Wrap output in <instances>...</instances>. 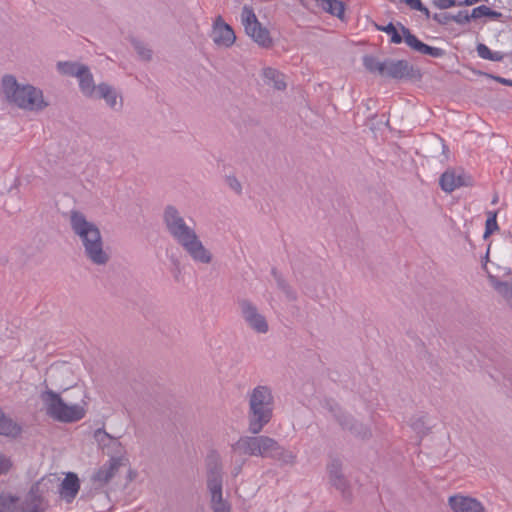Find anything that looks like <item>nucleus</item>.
Instances as JSON below:
<instances>
[{
    "instance_id": "39448f33",
    "label": "nucleus",
    "mask_w": 512,
    "mask_h": 512,
    "mask_svg": "<svg viewBox=\"0 0 512 512\" xmlns=\"http://www.w3.org/2000/svg\"><path fill=\"white\" fill-rule=\"evenodd\" d=\"M248 431L259 434L271 421L273 416L274 398L271 389L258 385L248 395Z\"/></svg>"
},
{
    "instance_id": "4be33fe9",
    "label": "nucleus",
    "mask_w": 512,
    "mask_h": 512,
    "mask_svg": "<svg viewBox=\"0 0 512 512\" xmlns=\"http://www.w3.org/2000/svg\"><path fill=\"white\" fill-rule=\"evenodd\" d=\"M22 431L21 426L13 419L6 416L0 408V435L10 438H16Z\"/></svg>"
},
{
    "instance_id": "aec40b11",
    "label": "nucleus",
    "mask_w": 512,
    "mask_h": 512,
    "mask_svg": "<svg viewBox=\"0 0 512 512\" xmlns=\"http://www.w3.org/2000/svg\"><path fill=\"white\" fill-rule=\"evenodd\" d=\"M77 79L81 93L87 98H93L97 92V85H95L93 74L87 65L81 70Z\"/></svg>"
},
{
    "instance_id": "c85d7f7f",
    "label": "nucleus",
    "mask_w": 512,
    "mask_h": 512,
    "mask_svg": "<svg viewBox=\"0 0 512 512\" xmlns=\"http://www.w3.org/2000/svg\"><path fill=\"white\" fill-rule=\"evenodd\" d=\"M18 502L17 496L0 493V512H14Z\"/></svg>"
},
{
    "instance_id": "f03ea898",
    "label": "nucleus",
    "mask_w": 512,
    "mask_h": 512,
    "mask_svg": "<svg viewBox=\"0 0 512 512\" xmlns=\"http://www.w3.org/2000/svg\"><path fill=\"white\" fill-rule=\"evenodd\" d=\"M69 222L73 233L79 238L85 257L94 265H106L109 254L104 250L102 235L98 226L88 221L86 216L77 210L70 212Z\"/></svg>"
},
{
    "instance_id": "cd10ccee",
    "label": "nucleus",
    "mask_w": 512,
    "mask_h": 512,
    "mask_svg": "<svg viewBox=\"0 0 512 512\" xmlns=\"http://www.w3.org/2000/svg\"><path fill=\"white\" fill-rule=\"evenodd\" d=\"M363 65L369 72L378 73L383 76L385 61H380L374 56L366 55L363 57Z\"/></svg>"
},
{
    "instance_id": "9d476101",
    "label": "nucleus",
    "mask_w": 512,
    "mask_h": 512,
    "mask_svg": "<svg viewBox=\"0 0 512 512\" xmlns=\"http://www.w3.org/2000/svg\"><path fill=\"white\" fill-rule=\"evenodd\" d=\"M237 304L241 317L249 328L260 334L268 332V322L265 316L259 312L255 304L248 299H238Z\"/></svg>"
},
{
    "instance_id": "f3484780",
    "label": "nucleus",
    "mask_w": 512,
    "mask_h": 512,
    "mask_svg": "<svg viewBox=\"0 0 512 512\" xmlns=\"http://www.w3.org/2000/svg\"><path fill=\"white\" fill-rule=\"evenodd\" d=\"M470 178L464 173H457L455 170L445 171L439 180L440 187L443 191L451 193L454 190L469 185Z\"/></svg>"
},
{
    "instance_id": "f257e3e1",
    "label": "nucleus",
    "mask_w": 512,
    "mask_h": 512,
    "mask_svg": "<svg viewBox=\"0 0 512 512\" xmlns=\"http://www.w3.org/2000/svg\"><path fill=\"white\" fill-rule=\"evenodd\" d=\"M163 223L168 234L196 263L210 264L212 253L203 245L196 233L195 227L190 226L173 205H167L162 215Z\"/></svg>"
},
{
    "instance_id": "9b49d317",
    "label": "nucleus",
    "mask_w": 512,
    "mask_h": 512,
    "mask_svg": "<svg viewBox=\"0 0 512 512\" xmlns=\"http://www.w3.org/2000/svg\"><path fill=\"white\" fill-rule=\"evenodd\" d=\"M128 464V459L122 455L112 456L109 461L103 464L92 476L91 480L95 487L101 488L108 484L118 473L121 467Z\"/></svg>"
},
{
    "instance_id": "dca6fc26",
    "label": "nucleus",
    "mask_w": 512,
    "mask_h": 512,
    "mask_svg": "<svg viewBox=\"0 0 512 512\" xmlns=\"http://www.w3.org/2000/svg\"><path fill=\"white\" fill-rule=\"evenodd\" d=\"M328 473L332 485L342 493L343 497L349 498L351 496L349 483L342 473V462L339 459H333L328 464Z\"/></svg>"
},
{
    "instance_id": "0eeeda50",
    "label": "nucleus",
    "mask_w": 512,
    "mask_h": 512,
    "mask_svg": "<svg viewBox=\"0 0 512 512\" xmlns=\"http://www.w3.org/2000/svg\"><path fill=\"white\" fill-rule=\"evenodd\" d=\"M398 26L400 27L402 34L398 32L396 26L392 22H389L385 26L375 24L376 30L385 32L391 36V43L400 44L404 40L405 43L414 51L431 56L433 58H440L446 54L445 50L438 47L429 46L419 40L414 34L411 33L410 29L405 27L402 23L398 22Z\"/></svg>"
},
{
    "instance_id": "4c0bfd02",
    "label": "nucleus",
    "mask_w": 512,
    "mask_h": 512,
    "mask_svg": "<svg viewBox=\"0 0 512 512\" xmlns=\"http://www.w3.org/2000/svg\"><path fill=\"white\" fill-rule=\"evenodd\" d=\"M476 51L478 53V56L482 59L489 60L492 56V51L489 49L488 46H486L483 43H479L476 47Z\"/></svg>"
},
{
    "instance_id": "49530a36",
    "label": "nucleus",
    "mask_w": 512,
    "mask_h": 512,
    "mask_svg": "<svg viewBox=\"0 0 512 512\" xmlns=\"http://www.w3.org/2000/svg\"><path fill=\"white\" fill-rule=\"evenodd\" d=\"M104 436L109 438L111 443H112V446L116 449H121V444L118 442V440L116 439H112L108 434L104 433Z\"/></svg>"
},
{
    "instance_id": "de8ad7c7",
    "label": "nucleus",
    "mask_w": 512,
    "mask_h": 512,
    "mask_svg": "<svg viewBox=\"0 0 512 512\" xmlns=\"http://www.w3.org/2000/svg\"><path fill=\"white\" fill-rule=\"evenodd\" d=\"M480 0H464V1H461L458 3V6H463V5H466V6H470V5H473L477 2H479Z\"/></svg>"
},
{
    "instance_id": "72a5a7b5",
    "label": "nucleus",
    "mask_w": 512,
    "mask_h": 512,
    "mask_svg": "<svg viewBox=\"0 0 512 512\" xmlns=\"http://www.w3.org/2000/svg\"><path fill=\"white\" fill-rule=\"evenodd\" d=\"M210 507L213 512H231V505L224 498L210 500Z\"/></svg>"
},
{
    "instance_id": "1a4fd4ad",
    "label": "nucleus",
    "mask_w": 512,
    "mask_h": 512,
    "mask_svg": "<svg viewBox=\"0 0 512 512\" xmlns=\"http://www.w3.org/2000/svg\"><path fill=\"white\" fill-rule=\"evenodd\" d=\"M206 484L210 500L223 498V465L217 451H211L206 458Z\"/></svg>"
},
{
    "instance_id": "20e7f679",
    "label": "nucleus",
    "mask_w": 512,
    "mask_h": 512,
    "mask_svg": "<svg viewBox=\"0 0 512 512\" xmlns=\"http://www.w3.org/2000/svg\"><path fill=\"white\" fill-rule=\"evenodd\" d=\"M1 86L7 101L21 109L41 111L48 105L40 89L19 84L13 75L3 76Z\"/></svg>"
},
{
    "instance_id": "412c9836",
    "label": "nucleus",
    "mask_w": 512,
    "mask_h": 512,
    "mask_svg": "<svg viewBox=\"0 0 512 512\" xmlns=\"http://www.w3.org/2000/svg\"><path fill=\"white\" fill-rule=\"evenodd\" d=\"M316 6L326 13L337 17L340 20L344 19L345 6L340 0H315Z\"/></svg>"
},
{
    "instance_id": "a211bd4d",
    "label": "nucleus",
    "mask_w": 512,
    "mask_h": 512,
    "mask_svg": "<svg viewBox=\"0 0 512 512\" xmlns=\"http://www.w3.org/2000/svg\"><path fill=\"white\" fill-rule=\"evenodd\" d=\"M80 483L75 473L69 472L60 484L59 493L68 503L72 502L78 494Z\"/></svg>"
},
{
    "instance_id": "473e14b6",
    "label": "nucleus",
    "mask_w": 512,
    "mask_h": 512,
    "mask_svg": "<svg viewBox=\"0 0 512 512\" xmlns=\"http://www.w3.org/2000/svg\"><path fill=\"white\" fill-rule=\"evenodd\" d=\"M132 45L139 55V57L144 61H150L152 58V50L148 48L143 42L139 40H133Z\"/></svg>"
},
{
    "instance_id": "f8f14e48",
    "label": "nucleus",
    "mask_w": 512,
    "mask_h": 512,
    "mask_svg": "<svg viewBox=\"0 0 512 512\" xmlns=\"http://www.w3.org/2000/svg\"><path fill=\"white\" fill-rule=\"evenodd\" d=\"M420 76L418 69H415L407 60L386 59L383 77L395 80L413 79Z\"/></svg>"
},
{
    "instance_id": "a18cd8bd",
    "label": "nucleus",
    "mask_w": 512,
    "mask_h": 512,
    "mask_svg": "<svg viewBox=\"0 0 512 512\" xmlns=\"http://www.w3.org/2000/svg\"><path fill=\"white\" fill-rule=\"evenodd\" d=\"M504 58V54L501 53V52H493L492 51V56L490 57V61H502Z\"/></svg>"
},
{
    "instance_id": "5701e85b",
    "label": "nucleus",
    "mask_w": 512,
    "mask_h": 512,
    "mask_svg": "<svg viewBox=\"0 0 512 512\" xmlns=\"http://www.w3.org/2000/svg\"><path fill=\"white\" fill-rule=\"evenodd\" d=\"M262 77L267 85H272L277 90H285L286 82L284 75L272 67H266L262 70Z\"/></svg>"
},
{
    "instance_id": "4468645a",
    "label": "nucleus",
    "mask_w": 512,
    "mask_h": 512,
    "mask_svg": "<svg viewBox=\"0 0 512 512\" xmlns=\"http://www.w3.org/2000/svg\"><path fill=\"white\" fill-rule=\"evenodd\" d=\"M93 98L103 99L106 105L113 111L119 112L123 108V98L116 88L102 82L97 85V92Z\"/></svg>"
},
{
    "instance_id": "a19ab883",
    "label": "nucleus",
    "mask_w": 512,
    "mask_h": 512,
    "mask_svg": "<svg viewBox=\"0 0 512 512\" xmlns=\"http://www.w3.org/2000/svg\"><path fill=\"white\" fill-rule=\"evenodd\" d=\"M433 20L441 25H446L451 21V14L449 13H435L432 16Z\"/></svg>"
},
{
    "instance_id": "2f4dec72",
    "label": "nucleus",
    "mask_w": 512,
    "mask_h": 512,
    "mask_svg": "<svg viewBox=\"0 0 512 512\" xmlns=\"http://www.w3.org/2000/svg\"><path fill=\"white\" fill-rule=\"evenodd\" d=\"M324 407L333 415V417L336 419V421L339 424H340V419H344L348 415V414L343 413L341 408L339 407V405L331 399L325 400Z\"/></svg>"
},
{
    "instance_id": "6ab92c4d",
    "label": "nucleus",
    "mask_w": 512,
    "mask_h": 512,
    "mask_svg": "<svg viewBox=\"0 0 512 512\" xmlns=\"http://www.w3.org/2000/svg\"><path fill=\"white\" fill-rule=\"evenodd\" d=\"M340 426L362 440L369 439L372 436L370 428L363 423L356 421L351 415H347L344 419H340Z\"/></svg>"
},
{
    "instance_id": "8fccbe9b",
    "label": "nucleus",
    "mask_w": 512,
    "mask_h": 512,
    "mask_svg": "<svg viewBox=\"0 0 512 512\" xmlns=\"http://www.w3.org/2000/svg\"><path fill=\"white\" fill-rule=\"evenodd\" d=\"M179 274H180L179 263H177V273H175V279L177 281L179 280V278H178Z\"/></svg>"
},
{
    "instance_id": "ea45409f",
    "label": "nucleus",
    "mask_w": 512,
    "mask_h": 512,
    "mask_svg": "<svg viewBox=\"0 0 512 512\" xmlns=\"http://www.w3.org/2000/svg\"><path fill=\"white\" fill-rule=\"evenodd\" d=\"M433 4L439 9H447L458 5L456 0H433Z\"/></svg>"
},
{
    "instance_id": "e433bc0d",
    "label": "nucleus",
    "mask_w": 512,
    "mask_h": 512,
    "mask_svg": "<svg viewBox=\"0 0 512 512\" xmlns=\"http://www.w3.org/2000/svg\"><path fill=\"white\" fill-rule=\"evenodd\" d=\"M226 183L237 194H241V192H242V185H241V183L239 182V180L235 176H227L226 177Z\"/></svg>"
},
{
    "instance_id": "79ce46f5",
    "label": "nucleus",
    "mask_w": 512,
    "mask_h": 512,
    "mask_svg": "<svg viewBox=\"0 0 512 512\" xmlns=\"http://www.w3.org/2000/svg\"><path fill=\"white\" fill-rule=\"evenodd\" d=\"M489 78L495 80L496 82L506 85V86H512V80L503 78L501 76L491 75V74H485Z\"/></svg>"
},
{
    "instance_id": "f704fd0d",
    "label": "nucleus",
    "mask_w": 512,
    "mask_h": 512,
    "mask_svg": "<svg viewBox=\"0 0 512 512\" xmlns=\"http://www.w3.org/2000/svg\"><path fill=\"white\" fill-rule=\"evenodd\" d=\"M411 427L414 431H416L418 434L425 435L428 432V426L425 422V417H417L412 420Z\"/></svg>"
},
{
    "instance_id": "a878e982",
    "label": "nucleus",
    "mask_w": 512,
    "mask_h": 512,
    "mask_svg": "<svg viewBox=\"0 0 512 512\" xmlns=\"http://www.w3.org/2000/svg\"><path fill=\"white\" fill-rule=\"evenodd\" d=\"M84 66V64L71 61H59L56 65L57 70L60 74L76 78L79 75V73H81V70L84 68Z\"/></svg>"
},
{
    "instance_id": "6e6552de",
    "label": "nucleus",
    "mask_w": 512,
    "mask_h": 512,
    "mask_svg": "<svg viewBox=\"0 0 512 512\" xmlns=\"http://www.w3.org/2000/svg\"><path fill=\"white\" fill-rule=\"evenodd\" d=\"M241 22L246 34L253 39L260 47L270 48L273 45V39L269 30L264 27L257 19L252 7L245 5L241 12Z\"/></svg>"
},
{
    "instance_id": "c756f323",
    "label": "nucleus",
    "mask_w": 512,
    "mask_h": 512,
    "mask_svg": "<svg viewBox=\"0 0 512 512\" xmlns=\"http://www.w3.org/2000/svg\"><path fill=\"white\" fill-rule=\"evenodd\" d=\"M501 16L500 12L492 10L490 7L486 5H481L472 10L471 18L472 19H480L482 17H489L493 19H497Z\"/></svg>"
},
{
    "instance_id": "ddd939ff",
    "label": "nucleus",
    "mask_w": 512,
    "mask_h": 512,
    "mask_svg": "<svg viewBox=\"0 0 512 512\" xmlns=\"http://www.w3.org/2000/svg\"><path fill=\"white\" fill-rule=\"evenodd\" d=\"M211 37L216 45L226 48L231 47L236 40L232 27L225 23L221 16L214 21Z\"/></svg>"
},
{
    "instance_id": "2eb2a0df",
    "label": "nucleus",
    "mask_w": 512,
    "mask_h": 512,
    "mask_svg": "<svg viewBox=\"0 0 512 512\" xmlns=\"http://www.w3.org/2000/svg\"><path fill=\"white\" fill-rule=\"evenodd\" d=\"M448 505L453 512H485V508L480 501L462 494L450 496Z\"/></svg>"
},
{
    "instance_id": "7c9ffc66",
    "label": "nucleus",
    "mask_w": 512,
    "mask_h": 512,
    "mask_svg": "<svg viewBox=\"0 0 512 512\" xmlns=\"http://www.w3.org/2000/svg\"><path fill=\"white\" fill-rule=\"evenodd\" d=\"M499 229L497 223V212H488V217L485 223L484 239H487L493 232Z\"/></svg>"
},
{
    "instance_id": "7ed1b4c3",
    "label": "nucleus",
    "mask_w": 512,
    "mask_h": 512,
    "mask_svg": "<svg viewBox=\"0 0 512 512\" xmlns=\"http://www.w3.org/2000/svg\"><path fill=\"white\" fill-rule=\"evenodd\" d=\"M234 452L248 456L271 458L279 461L282 465H294L296 454L283 448L275 439L264 436H242L231 446Z\"/></svg>"
},
{
    "instance_id": "bb28decb",
    "label": "nucleus",
    "mask_w": 512,
    "mask_h": 512,
    "mask_svg": "<svg viewBox=\"0 0 512 512\" xmlns=\"http://www.w3.org/2000/svg\"><path fill=\"white\" fill-rule=\"evenodd\" d=\"M41 483L38 482L34 484L29 492V497L31 498L32 507L23 509L22 512H41V503L42 497L38 494L40 492Z\"/></svg>"
},
{
    "instance_id": "58836bf2",
    "label": "nucleus",
    "mask_w": 512,
    "mask_h": 512,
    "mask_svg": "<svg viewBox=\"0 0 512 512\" xmlns=\"http://www.w3.org/2000/svg\"><path fill=\"white\" fill-rule=\"evenodd\" d=\"M11 467V460L6 455L0 453V472L2 474H7Z\"/></svg>"
},
{
    "instance_id": "3c124183",
    "label": "nucleus",
    "mask_w": 512,
    "mask_h": 512,
    "mask_svg": "<svg viewBox=\"0 0 512 512\" xmlns=\"http://www.w3.org/2000/svg\"><path fill=\"white\" fill-rule=\"evenodd\" d=\"M496 202H497V198L495 197V198H493L492 203L495 204Z\"/></svg>"
},
{
    "instance_id": "37998d69",
    "label": "nucleus",
    "mask_w": 512,
    "mask_h": 512,
    "mask_svg": "<svg viewBox=\"0 0 512 512\" xmlns=\"http://www.w3.org/2000/svg\"><path fill=\"white\" fill-rule=\"evenodd\" d=\"M404 2L413 10L419 11L423 9V3L421 0H404Z\"/></svg>"
},
{
    "instance_id": "c03bdc74",
    "label": "nucleus",
    "mask_w": 512,
    "mask_h": 512,
    "mask_svg": "<svg viewBox=\"0 0 512 512\" xmlns=\"http://www.w3.org/2000/svg\"><path fill=\"white\" fill-rule=\"evenodd\" d=\"M244 463H245V460H243L241 463H239L238 465H236V466L232 469L231 474H232V476H233V477H237V476L241 473V471H242V466H243V464H244Z\"/></svg>"
},
{
    "instance_id": "c9c22d12",
    "label": "nucleus",
    "mask_w": 512,
    "mask_h": 512,
    "mask_svg": "<svg viewBox=\"0 0 512 512\" xmlns=\"http://www.w3.org/2000/svg\"><path fill=\"white\" fill-rule=\"evenodd\" d=\"M471 19V14L469 15L467 11H459L456 15H451V21L460 25L467 24Z\"/></svg>"
},
{
    "instance_id": "b1692460",
    "label": "nucleus",
    "mask_w": 512,
    "mask_h": 512,
    "mask_svg": "<svg viewBox=\"0 0 512 512\" xmlns=\"http://www.w3.org/2000/svg\"><path fill=\"white\" fill-rule=\"evenodd\" d=\"M271 274L277 284L279 290H281L288 301H296L297 300V292L291 287V285L286 281L283 275L276 269L272 268Z\"/></svg>"
},
{
    "instance_id": "393cba45",
    "label": "nucleus",
    "mask_w": 512,
    "mask_h": 512,
    "mask_svg": "<svg viewBox=\"0 0 512 512\" xmlns=\"http://www.w3.org/2000/svg\"><path fill=\"white\" fill-rule=\"evenodd\" d=\"M489 280L494 289L506 300L508 305L512 308V284L509 282H502L492 275H489Z\"/></svg>"
},
{
    "instance_id": "603ef678",
    "label": "nucleus",
    "mask_w": 512,
    "mask_h": 512,
    "mask_svg": "<svg viewBox=\"0 0 512 512\" xmlns=\"http://www.w3.org/2000/svg\"><path fill=\"white\" fill-rule=\"evenodd\" d=\"M0 475H2V473L0 472Z\"/></svg>"
},
{
    "instance_id": "09e8293b",
    "label": "nucleus",
    "mask_w": 512,
    "mask_h": 512,
    "mask_svg": "<svg viewBox=\"0 0 512 512\" xmlns=\"http://www.w3.org/2000/svg\"><path fill=\"white\" fill-rule=\"evenodd\" d=\"M420 12H422L426 18H430V11L428 10V8L426 6L423 5V9L422 10H419Z\"/></svg>"
},
{
    "instance_id": "423d86ee",
    "label": "nucleus",
    "mask_w": 512,
    "mask_h": 512,
    "mask_svg": "<svg viewBox=\"0 0 512 512\" xmlns=\"http://www.w3.org/2000/svg\"><path fill=\"white\" fill-rule=\"evenodd\" d=\"M40 400L46 414L52 419L62 423H72L85 416V409L79 404H67L59 393L46 387L40 393Z\"/></svg>"
}]
</instances>
